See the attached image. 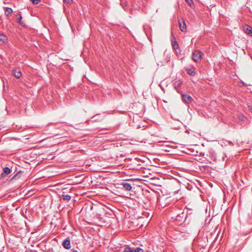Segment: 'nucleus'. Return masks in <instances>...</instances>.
Returning a JSON list of instances; mask_svg holds the SVG:
<instances>
[{
  "instance_id": "10",
  "label": "nucleus",
  "mask_w": 252,
  "mask_h": 252,
  "mask_svg": "<svg viewBox=\"0 0 252 252\" xmlns=\"http://www.w3.org/2000/svg\"><path fill=\"white\" fill-rule=\"evenodd\" d=\"M22 16L20 14H19V17L17 19V21L21 26H24L25 24L24 22L22 21Z\"/></svg>"
},
{
  "instance_id": "11",
  "label": "nucleus",
  "mask_w": 252,
  "mask_h": 252,
  "mask_svg": "<svg viewBox=\"0 0 252 252\" xmlns=\"http://www.w3.org/2000/svg\"><path fill=\"white\" fill-rule=\"evenodd\" d=\"M186 71L189 75L191 76H194L195 75V72L194 70L189 68H187Z\"/></svg>"
},
{
  "instance_id": "22",
  "label": "nucleus",
  "mask_w": 252,
  "mask_h": 252,
  "mask_svg": "<svg viewBox=\"0 0 252 252\" xmlns=\"http://www.w3.org/2000/svg\"><path fill=\"white\" fill-rule=\"evenodd\" d=\"M181 82L179 83H178V85H177V86H178V87H179V86L181 85Z\"/></svg>"
},
{
  "instance_id": "20",
  "label": "nucleus",
  "mask_w": 252,
  "mask_h": 252,
  "mask_svg": "<svg viewBox=\"0 0 252 252\" xmlns=\"http://www.w3.org/2000/svg\"><path fill=\"white\" fill-rule=\"evenodd\" d=\"M122 5L123 7L124 8V9L125 10H126V3H125V5H124V4H123V3H122Z\"/></svg>"
},
{
  "instance_id": "9",
  "label": "nucleus",
  "mask_w": 252,
  "mask_h": 252,
  "mask_svg": "<svg viewBox=\"0 0 252 252\" xmlns=\"http://www.w3.org/2000/svg\"><path fill=\"white\" fill-rule=\"evenodd\" d=\"M13 12L12 9L11 8L9 7H6V10L5 11V15L6 16H8L9 15H10Z\"/></svg>"
},
{
  "instance_id": "6",
  "label": "nucleus",
  "mask_w": 252,
  "mask_h": 252,
  "mask_svg": "<svg viewBox=\"0 0 252 252\" xmlns=\"http://www.w3.org/2000/svg\"><path fill=\"white\" fill-rule=\"evenodd\" d=\"M3 173H2L1 174V177H5V176H7L11 172V170H10V168L9 167H4L3 168Z\"/></svg>"
},
{
  "instance_id": "5",
  "label": "nucleus",
  "mask_w": 252,
  "mask_h": 252,
  "mask_svg": "<svg viewBox=\"0 0 252 252\" xmlns=\"http://www.w3.org/2000/svg\"><path fill=\"white\" fill-rule=\"evenodd\" d=\"M243 29H244V32L246 33H248V34L251 35V36H252V28H251V27H250L248 25H246L244 27Z\"/></svg>"
},
{
  "instance_id": "14",
  "label": "nucleus",
  "mask_w": 252,
  "mask_h": 252,
  "mask_svg": "<svg viewBox=\"0 0 252 252\" xmlns=\"http://www.w3.org/2000/svg\"><path fill=\"white\" fill-rule=\"evenodd\" d=\"M172 46L174 49H178L179 47L178 44L177 43V41H172Z\"/></svg>"
},
{
  "instance_id": "12",
  "label": "nucleus",
  "mask_w": 252,
  "mask_h": 252,
  "mask_svg": "<svg viewBox=\"0 0 252 252\" xmlns=\"http://www.w3.org/2000/svg\"><path fill=\"white\" fill-rule=\"evenodd\" d=\"M62 198L63 200H69L71 199V196L69 195L63 194L62 195Z\"/></svg>"
},
{
  "instance_id": "19",
  "label": "nucleus",
  "mask_w": 252,
  "mask_h": 252,
  "mask_svg": "<svg viewBox=\"0 0 252 252\" xmlns=\"http://www.w3.org/2000/svg\"><path fill=\"white\" fill-rule=\"evenodd\" d=\"M63 1L68 4H70L72 2V0H63Z\"/></svg>"
},
{
  "instance_id": "15",
  "label": "nucleus",
  "mask_w": 252,
  "mask_h": 252,
  "mask_svg": "<svg viewBox=\"0 0 252 252\" xmlns=\"http://www.w3.org/2000/svg\"><path fill=\"white\" fill-rule=\"evenodd\" d=\"M124 252H132V249L129 247H126L125 248Z\"/></svg>"
},
{
  "instance_id": "1",
  "label": "nucleus",
  "mask_w": 252,
  "mask_h": 252,
  "mask_svg": "<svg viewBox=\"0 0 252 252\" xmlns=\"http://www.w3.org/2000/svg\"><path fill=\"white\" fill-rule=\"evenodd\" d=\"M203 55L202 53L198 50H195L193 52L192 55V59L193 61L198 62L201 60V57Z\"/></svg>"
},
{
  "instance_id": "17",
  "label": "nucleus",
  "mask_w": 252,
  "mask_h": 252,
  "mask_svg": "<svg viewBox=\"0 0 252 252\" xmlns=\"http://www.w3.org/2000/svg\"><path fill=\"white\" fill-rule=\"evenodd\" d=\"M185 0L190 6H191L193 4V2L192 0Z\"/></svg>"
},
{
  "instance_id": "21",
  "label": "nucleus",
  "mask_w": 252,
  "mask_h": 252,
  "mask_svg": "<svg viewBox=\"0 0 252 252\" xmlns=\"http://www.w3.org/2000/svg\"><path fill=\"white\" fill-rule=\"evenodd\" d=\"M70 252H78V251L72 249L71 250Z\"/></svg>"
},
{
  "instance_id": "2",
  "label": "nucleus",
  "mask_w": 252,
  "mask_h": 252,
  "mask_svg": "<svg viewBox=\"0 0 252 252\" xmlns=\"http://www.w3.org/2000/svg\"><path fill=\"white\" fill-rule=\"evenodd\" d=\"M62 245L65 249H69L71 248L70 242L69 238L64 240L62 243Z\"/></svg>"
},
{
  "instance_id": "8",
  "label": "nucleus",
  "mask_w": 252,
  "mask_h": 252,
  "mask_svg": "<svg viewBox=\"0 0 252 252\" xmlns=\"http://www.w3.org/2000/svg\"><path fill=\"white\" fill-rule=\"evenodd\" d=\"M179 26L182 32H185L186 30V25L185 23V22H183V23H179Z\"/></svg>"
},
{
  "instance_id": "3",
  "label": "nucleus",
  "mask_w": 252,
  "mask_h": 252,
  "mask_svg": "<svg viewBox=\"0 0 252 252\" xmlns=\"http://www.w3.org/2000/svg\"><path fill=\"white\" fill-rule=\"evenodd\" d=\"M182 98L184 101L187 103H190L192 100L191 97L187 94H183L182 95Z\"/></svg>"
},
{
  "instance_id": "4",
  "label": "nucleus",
  "mask_w": 252,
  "mask_h": 252,
  "mask_svg": "<svg viewBox=\"0 0 252 252\" xmlns=\"http://www.w3.org/2000/svg\"><path fill=\"white\" fill-rule=\"evenodd\" d=\"M126 191H130L132 189L131 185L127 182H123L120 184Z\"/></svg>"
},
{
  "instance_id": "16",
  "label": "nucleus",
  "mask_w": 252,
  "mask_h": 252,
  "mask_svg": "<svg viewBox=\"0 0 252 252\" xmlns=\"http://www.w3.org/2000/svg\"><path fill=\"white\" fill-rule=\"evenodd\" d=\"M143 251L142 249L139 248H137L134 250L132 249V252H143Z\"/></svg>"
},
{
  "instance_id": "7",
  "label": "nucleus",
  "mask_w": 252,
  "mask_h": 252,
  "mask_svg": "<svg viewBox=\"0 0 252 252\" xmlns=\"http://www.w3.org/2000/svg\"><path fill=\"white\" fill-rule=\"evenodd\" d=\"M13 75L17 78H20L22 75L21 72L20 70L14 69L13 71Z\"/></svg>"
},
{
  "instance_id": "18",
  "label": "nucleus",
  "mask_w": 252,
  "mask_h": 252,
  "mask_svg": "<svg viewBox=\"0 0 252 252\" xmlns=\"http://www.w3.org/2000/svg\"><path fill=\"white\" fill-rule=\"evenodd\" d=\"M33 4H38L40 0H31Z\"/></svg>"
},
{
  "instance_id": "13",
  "label": "nucleus",
  "mask_w": 252,
  "mask_h": 252,
  "mask_svg": "<svg viewBox=\"0 0 252 252\" xmlns=\"http://www.w3.org/2000/svg\"><path fill=\"white\" fill-rule=\"evenodd\" d=\"M6 39H7V38L5 35H4L3 34H0V41L4 42L6 40Z\"/></svg>"
}]
</instances>
